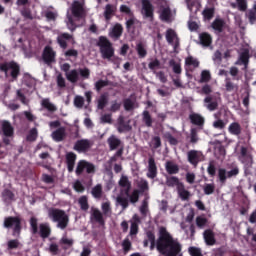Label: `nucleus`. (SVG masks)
Segmentation results:
<instances>
[{
    "instance_id": "nucleus-64",
    "label": "nucleus",
    "mask_w": 256,
    "mask_h": 256,
    "mask_svg": "<svg viewBox=\"0 0 256 256\" xmlns=\"http://www.w3.org/2000/svg\"><path fill=\"white\" fill-rule=\"evenodd\" d=\"M189 255L191 256H203V253L201 252L200 248L191 246L188 248Z\"/></svg>"
},
{
    "instance_id": "nucleus-14",
    "label": "nucleus",
    "mask_w": 256,
    "mask_h": 256,
    "mask_svg": "<svg viewBox=\"0 0 256 256\" xmlns=\"http://www.w3.org/2000/svg\"><path fill=\"white\" fill-rule=\"evenodd\" d=\"M57 53L53 50L51 46H45L43 53H42V59L46 65H51V63H55V57Z\"/></svg>"
},
{
    "instance_id": "nucleus-25",
    "label": "nucleus",
    "mask_w": 256,
    "mask_h": 256,
    "mask_svg": "<svg viewBox=\"0 0 256 256\" xmlns=\"http://www.w3.org/2000/svg\"><path fill=\"white\" fill-rule=\"evenodd\" d=\"M177 193L181 201H189V199H191V192L185 189V184L183 183L178 186Z\"/></svg>"
},
{
    "instance_id": "nucleus-50",
    "label": "nucleus",
    "mask_w": 256,
    "mask_h": 256,
    "mask_svg": "<svg viewBox=\"0 0 256 256\" xmlns=\"http://www.w3.org/2000/svg\"><path fill=\"white\" fill-rule=\"evenodd\" d=\"M78 205H80L81 211H89V200L87 196H81L78 199Z\"/></svg>"
},
{
    "instance_id": "nucleus-22",
    "label": "nucleus",
    "mask_w": 256,
    "mask_h": 256,
    "mask_svg": "<svg viewBox=\"0 0 256 256\" xmlns=\"http://www.w3.org/2000/svg\"><path fill=\"white\" fill-rule=\"evenodd\" d=\"M189 119L192 125H196V127L203 129V126L205 125V118L201 116V114L192 113L189 115Z\"/></svg>"
},
{
    "instance_id": "nucleus-30",
    "label": "nucleus",
    "mask_w": 256,
    "mask_h": 256,
    "mask_svg": "<svg viewBox=\"0 0 256 256\" xmlns=\"http://www.w3.org/2000/svg\"><path fill=\"white\" fill-rule=\"evenodd\" d=\"M65 127H59L57 130H55L52 133V139L56 141L57 143L63 141L65 139Z\"/></svg>"
},
{
    "instance_id": "nucleus-23",
    "label": "nucleus",
    "mask_w": 256,
    "mask_h": 256,
    "mask_svg": "<svg viewBox=\"0 0 256 256\" xmlns=\"http://www.w3.org/2000/svg\"><path fill=\"white\" fill-rule=\"evenodd\" d=\"M2 133L4 137H13V135H15V128H13L11 122L7 120L2 122Z\"/></svg>"
},
{
    "instance_id": "nucleus-45",
    "label": "nucleus",
    "mask_w": 256,
    "mask_h": 256,
    "mask_svg": "<svg viewBox=\"0 0 256 256\" xmlns=\"http://www.w3.org/2000/svg\"><path fill=\"white\" fill-rule=\"evenodd\" d=\"M160 19L165 23H169V21H171V8L169 7L163 8L160 13Z\"/></svg>"
},
{
    "instance_id": "nucleus-19",
    "label": "nucleus",
    "mask_w": 256,
    "mask_h": 256,
    "mask_svg": "<svg viewBox=\"0 0 256 256\" xmlns=\"http://www.w3.org/2000/svg\"><path fill=\"white\" fill-rule=\"evenodd\" d=\"M38 234L42 239H49V237H51V226L49 223H40Z\"/></svg>"
},
{
    "instance_id": "nucleus-55",
    "label": "nucleus",
    "mask_w": 256,
    "mask_h": 256,
    "mask_svg": "<svg viewBox=\"0 0 256 256\" xmlns=\"http://www.w3.org/2000/svg\"><path fill=\"white\" fill-rule=\"evenodd\" d=\"M2 197L4 201H13V199H15V193H13V191L10 189H4L2 192Z\"/></svg>"
},
{
    "instance_id": "nucleus-61",
    "label": "nucleus",
    "mask_w": 256,
    "mask_h": 256,
    "mask_svg": "<svg viewBox=\"0 0 256 256\" xmlns=\"http://www.w3.org/2000/svg\"><path fill=\"white\" fill-rule=\"evenodd\" d=\"M203 191L204 195H213V193H215V185L213 183L205 184Z\"/></svg>"
},
{
    "instance_id": "nucleus-38",
    "label": "nucleus",
    "mask_w": 256,
    "mask_h": 256,
    "mask_svg": "<svg viewBox=\"0 0 256 256\" xmlns=\"http://www.w3.org/2000/svg\"><path fill=\"white\" fill-rule=\"evenodd\" d=\"M115 6L112 4H107L105 6V11H104V17L106 21H111V17H113V15H115Z\"/></svg>"
},
{
    "instance_id": "nucleus-2",
    "label": "nucleus",
    "mask_w": 256,
    "mask_h": 256,
    "mask_svg": "<svg viewBox=\"0 0 256 256\" xmlns=\"http://www.w3.org/2000/svg\"><path fill=\"white\" fill-rule=\"evenodd\" d=\"M48 217L53 223H57V228L61 229L62 231L69 227V215H67L65 210H61L59 208H50L48 210Z\"/></svg>"
},
{
    "instance_id": "nucleus-31",
    "label": "nucleus",
    "mask_w": 256,
    "mask_h": 256,
    "mask_svg": "<svg viewBox=\"0 0 256 256\" xmlns=\"http://www.w3.org/2000/svg\"><path fill=\"white\" fill-rule=\"evenodd\" d=\"M136 53L139 59H145L147 57V46L143 42L136 44Z\"/></svg>"
},
{
    "instance_id": "nucleus-32",
    "label": "nucleus",
    "mask_w": 256,
    "mask_h": 256,
    "mask_svg": "<svg viewBox=\"0 0 256 256\" xmlns=\"http://www.w3.org/2000/svg\"><path fill=\"white\" fill-rule=\"evenodd\" d=\"M199 39L200 45L203 47H209L213 43V38L207 32L201 33Z\"/></svg>"
},
{
    "instance_id": "nucleus-33",
    "label": "nucleus",
    "mask_w": 256,
    "mask_h": 256,
    "mask_svg": "<svg viewBox=\"0 0 256 256\" xmlns=\"http://www.w3.org/2000/svg\"><path fill=\"white\" fill-rule=\"evenodd\" d=\"M166 41L169 45H173V42L177 39H179V37L177 36V32H175V30H173L172 28H168L166 30Z\"/></svg>"
},
{
    "instance_id": "nucleus-40",
    "label": "nucleus",
    "mask_w": 256,
    "mask_h": 256,
    "mask_svg": "<svg viewBox=\"0 0 256 256\" xmlns=\"http://www.w3.org/2000/svg\"><path fill=\"white\" fill-rule=\"evenodd\" d=\"M75 243V241L73 239H69L67 238V236H63L60 241L59 244L62 246V249L64 251H67V249H71V246Z\"/></svg>"
},
{
    "instance_id": "nucleus-15",
    "label": "nucleus",
    "mask_w": 256,
    "mask_h": 256,
    "mask_svg": "<svg viewBox=\"0 0 256 256\" xmlns=\"http://www.w3.org/2000/svg\"><path fill=\"white\" fill-rule=\"evenodd\" d=\"M131 121L125 122V117L119 116L117 122V131L118 133H129V131L133 130L131 126Z\"/></svg>"
},
{
    "instance_id": "nucleus-54",
    "label": "nucleus",
    "mask_w": 256,
    "mask_h": 256,
    "mask_svg": "<svg viewBox=\"0 0 256 256\" xmlns=\"http://www.w3.org/2000/svg\"><path fill=\"white\" fill-rule=\"evenodd\" d=\"M211 81V72L209 70H203L200 75L199 83H209Z\"/></svg>"
},
{
    "instance_id": "nucleus-60",
    "label": "nucleus",
    "mask_w": 256,
    "mask_h": 256,
    "mask_svg": "<svg viewBox=\"0 0 256 256\" xmlns=\"http://www.w3.org/2000/svg\"><path fill=\"white\" fill-rule=\"evenodd\" d=\"M198 142H199V135L197 134V128H192L190 130V143H192V145H195Z\"/></svg>"
},
{
    "instance_id": "nucleus-46",
    "label": "nucleus",
    "mask_w": 256,
    "mask_h": 256,
    "mask_svg": "<svg viewBox=\"0 0 256 256\" xmlns=\"http://www.w3.org/2000/svg\"><path fill=\"white\" fill-rule=\"evenodd\" d=\"M91 193L94 199H101V197H103V186L101 184H97L92 188Z\"/></svg>"
},
{
    "instance_id": "nucleus-49",
    "label": "nucleus",
    "mask_w": 256,
    "mask_h": 256,
    "mask_svg": "<svg viewBox=\"0 0 256 256\" xmlns=\"http://www.w3.org/2000/svg\"><path fill=\"white\" fill-rule=\"evenodd\" d=\"M109 85H111V82L109 80L100 79L95 82L94 87H95V90L99 93L101 89L105 87H109Z\"/></svg>"
},
{
    "instance_id": "nucleus-59",
    "label": "nucleus",
    "mask_w": 256,
    "mask_h": 256,
    "mask_svg": "<svg viewBox=\"0 0 256 256\" xmlns=\"http://www.w3.org/2000/svg\"><path fill=\"white\" fill-rule=\"evenodd\" d=\"M240 61L244 64L245 69H247L249 65V50H245L240 54Z\"/></svg>"
},
{
    "instance_id": "nucleus-24",
    "label": "nucleus",
    "mask_w": 256,
    "mask_h": 256,
    "mask_svg": "<svg viewBox=\"0 0 256 256\" xmlns=\"http://www.w3.org/2000/svg\"><path fill=\"white\" fill-rule=\"evenodd\" d=\"M73 39V35L69 33H62L57 37V43L61 49H67V41H71Z\"/></svg>"
},
{
    "instance_id": "nucleus-5",
    "label": "nucleus",
    "mask_w": 256,
    "mask_h": 256,
    "mask_svg": "<svg viewBox=\"0 0 256 256\" xmlns=\"http://www.w3.org/2000/svg\"><path fill=\"white\" fill-rule=\"evenodd\" d=\"M97 46L100 47L102 59L111 61V58L115 55V48H113L111 41H109V39H107L105 36H100L97 42Z\"/></svg>"
},
{
    "instance_id": "nucleus-43",
    "label": "nucleus",
    "mask_w": 256,
    "mask_h": 256,
    "mask_svg": "<svg viewBox=\"0 0 256 256\" xmlns=\"http://www.w3.org/2000/svg\"><path fill=\"white\" fill-rule=\"evenodd\" d=\"M246 17L248 18L250 25H255V23H256V4L253 5L252 9H250L246 12Z\"/></svg>"
},
{
    "instance_id": "nucleus-4",
    "label": "nucleus",
    "mask_w": 256,
    "mask_h": 256,
    "mask_svg": "<svg viewBox=\"0 0 256 256\" xmlns=\"http://www.w3.org/2000/svg\"><path fill=\"white\" fill-rule=\"evenodd\" d=\"M0 71L4 73L6 79L17 81L21 75V66L15 61L0 63Z\"/></svg>"
},
{
    "instance_id": "nucleus-63",
    "label": "nucleus",
    "mask_w": 256,
    "mask_h": 256,
    "mask_svg": "<svg viewBox=\"0 0 256 256\" xmlns=\"http://www.w3.org/2000/svg\"><path fill=\"white\" fill-rule=\"evenodd\" d=\"M207 218L203 217V216H197L196 217V226L199 229H203V227H205V225H207Z\"/></svg>"
},
{
    "instance_id": "nucleus-21",
    "label": "nucleus",
    "mask_w": 256,
    "mask_h": 256,
    "mask_svg": "<svg viewBox=\"0 0 256 256\" xmlns=\"http://www.w3.org/2000/svg\"><path fill=\"white\" fill-rule=\"evenodd\" d=\"M203 238L206 245L210 247H212L213 245H215V243H217V240L215 239V232H213L212 229H206L203 232Z\"/></svg>"
},
{
    "instance_id": "nucleus-39",
    "label": "nucleus",
    "mask_w": 256,
    "mask_h": 256,
    "mask_svg": "<svg viewBox=\"0 0 256 256\" xmlns=\"http://www.w3.org/2000/svg\"><path fill=\"white\" fill-rule=\"evenodd\" d=\"M155 240V232L153 230L146 231V238L143 241V247H149V243H153Z\"/></svg>"
},
{
    "instance_id": "nucleus-41",
    "label": "nucleus",
    "mask_w": 256,
    "mask_h": 256,
    "mask_svg": "<svg viewBox=\"0 0 256 256\" xmlns=\"http://www.w3.org/2000/svg\"><path fill=\"white\" fill-rule=\"evenodd\" d=\"M228 131L231 133V135H241V124H239V122L231 123L228 127Z\"/></svg>"
},
{
    "instance_id": "nucleus-11",
    "label": "nucleus",
    "mask_w": 256,
    "mask_h": 256,
    "mask_svg": "<svg viewBox=\"0 0 256 256\" xmlns=\"http://www.w3.org/2000/svg\"><path fill=\"white\" fill-rule=\"evenodd\" d=\"M187 161L192 167H197L199 163L205 161V155L199 150H190L187 152Z\"/></svg>"
},
{
    "instance_id": "nucleus-26",
    "label": "nucleus",
    "mask_w": 256,
    "mask_h": 256,
    "mask_svg": "<svg viewBox=\"0 0 256 256\" xmlns=\"http://www.w3.org/2000/svg\"><path fill=\"white\" fill-rule=\"evenodd\" d=\"M119 187H122L124 190L125 195L129 196V192L131 191V181H129V177L122 175L119 182Z\"/></svg>"
},
{
    "instance_id": "nucleus-58",
    "label": "nucleus",
    "mask_w": 256,
    "mask_h": 256,
    "mask_svg": "<svg viewBox=\"0 0 256 256\" xmlns=\"http://www.w3.org/2000/svg\"><path fill=\"white\" fill-rule=\"evenodd\" d=\"M125 111H133L135 109V102L131 98H126L123 101Z\"/></svg>"
},
{
    "instance_id": "nucleus-35",
    "label": "nucleus",
    "mask_w": 256,
    "mask_h": 256,
    "mask_svg": "<svg viewBox=\"0 0 256 256\" xmlns=\"http://www.w3.org/2000/svg\"><path fill=\"white\" fill-rule=\"evenodd\" d=\"M123 35V26L119 23L115 24L114 27L112 28V31L110 33V36L113 39H119Z\"/></svg>"
},
{
    "instance_id": "nucleus-42",
    "label": "nucleus",
    "mask_w": 256,
    "mask_h": 256,
    "mask_svg": "<svg viewBox=\"0 0 256 256\" xmlns=\"http://www.w3.org/2000/svg\"><path fill=\"white\" fill-rule=\"evenodd\" d=\"M66 79L70 81V83H77V81H79V70L73 69L66 73Z\"/></svg>"
},
{
    "instance_id": "nucleus-3",
    "label": "nucleus",
    "mask_w": 256,
    "mask_h": 256,
    "mask_svg": "<svg viewBox=\"0 0 256 256\" xmlns=\"http://www.w3.org/2000/svg\"><path fill=\"white\" fill-rule=\"evenodd\" d=\"M201 93H203L204 95H208L204 98V103H206V109H208V111H217V109L219 108V101H221V94L216 93L211 95V93H213V89L209 84H205L204 86H202Z\"/></svg>"
},
{
    "instance_id": "nucleus-52",
    "label": "nucleus",
    "mask_w": 256,
    "mask_h": 256,
    "mask_svg": "<svg viewBox=\"0 0 256 256\" xmlns=\"http://www.w3.org/2000/svg\"><path fill=\"white\" fill-rule=\"evenodd\" d=\"M132 248H133V244L131 243V240H129V237H126L122 241V249H123L124 255H127V253H129V251H131Z\"/></svg>"
},
{
    "instance_id": "nucleus-47",
    "label": "nucleus",
    "mask_w": 256,
    "mask_h": 256,
    "mask_svg": "<svg viewBox=\"0 0 256 256\" xmlns=\"http://www.w3.org/2000/svg\"><path fill=\"white\" fill-rule=\"evenodd\" d=\"M185 66L193 67L194 69H197V67H199V60H197L193 56H188L185 58Z\"/></svg>"
},
{
    "instance_id": "nucleus-18",
    "label": "nucleus",
    "mask_w": 256,
    "mask_h": 256,
    "mask_svg": "<svg viewBox=\"0 0 256 256\" xmlns=\"http://www.w3.org/2000/svg\"><path fill=\"white\" fill-rule=\"evenodd\" d=\"M91 220L95 221V223H98V225H105V218H103V214L100 209H91Z\"/></svg>"
},
{
    "instance_id": "nucleus-10",
    "label": "nucleus",
    "mask_w": 256,
    "mask_h": 256,
    "mask_svg": "<svg viewBox=\"0 0 256 256\" xmlns=\"http://www.w3.org/2000/svg\"><path fill=\"white\" fill-rule=\"evenodd\" d=\"M85 171L88 175H95V164L88 162L87 160H79L76 166L75 174L77 177H80V175H83Z\"/></svg>"
},
{
    "instance_id": "nucleus-48",
    "label": "nucleus",
    "mask_w": 256,
    "mask_h": 256,
    "mask_svg": "<svg viewBox=\"0 0 256 256\" xmlns=\"http://www.w3.org/2000/svg\"><path fill=\"white\" fill-rule=\"evenodd\" d=\"M169 65L172 67V71L175 73V75H181V73H183L181 63H177L174 59H172L169 61Z\"/></svg>"
},
{
    "instance_id": "nucleus-1",
    "label": "nucleus",
    "mask_w": 256,
    "mask_h": 256,
    "mask_svg": "<svg viewBox=\"0 0 256 256\" xmlns=\"http://www.w3.org/2000/svg\"><path fill=\"white\" fill-rule=\"evenodd\" d=\"M163 256H178L181 253L183 246L179 243L178 240L173 239V236L167 228L160 227L159 228V236L155 242H150V251L154 249Z\"/></svg>"
},
{
    "instance_id": "nucleus-16",
    "label": "nucleus",
    "mask_w": 256,
    "mask_h": 256,
    "mask_svg": "<svg viewBox=\"0 0 256 256\" xmlns=\"http://www.w3.org/2000/svg\"><path fill=\"white\" fill-rule=\"evenodd\" d=\"M146 176L148 179H155L157 177V163H155V158L153 157L148 159V172Z\"/></svg>"
},
{
    "instance_id": "nucleus-6",
    "label": "nucleus",
    "mask_w": 256,
    "mask_h": 256,
    "mask_svg": "<svg viewBox=\"0 0 256 256\" xmlns=\"http://www.w3.org/2000/svg\"><path fill=\"white\" fill-rule=\"evenodd\" d=\"M70 11L74 19H85V17H87V7L85 6V0H74L71 3Z\"/></svg>"
},
{
    "instance_id": "nucleus-53",
    "label": "nucleus",
    "mask_w": 256,
    "mask_h": 256,
    "mask_svg": "<svg viewBox=\"0 0 256 256\" xmlns=\"http://www.w3.org/2000/svg\"><path fill=\"white\" fill-rule=\"evenodd\" d=\"M223 27H225V21L222 19H215L212 23V28H214L215 31H219V33L223 31Z\"/></svg>"
},
{
    "instance_id": "nucleus-13",
    "label": "nucleus",
    "mask_w": 256,
    "mask_h": 256,
    "mask_svg": "<svg viewBox=\"0 0 256 256\" xmlns=\"http://www.w3.org/2000/svg\"><path fill=\"white\" fill-rule=\"evenodd\" d=\"M142 16L144 19H149L153 21L155 17V8L149 0H142Z\"/></svg>"
},
{
    "instance_id": "nucleus-27",
    "label": "nucleus",
    "mask_w": 256,
    "mask_h": 256,
    "mask_svg": "<svg viewBox=\"0 0 256 256\" xmlns=\"http://www.w3.org/2000/svg\"><path fill=\"white\" fill-rule=\"evenodd\" d=\"M224 87L226 93H237V91H239V85L233 83V81L229 77L225 78Z\"/></svg>"
},
{
    "instance_id": "nucleus-62",
    "label": "nucleus",
    "mask_w": 256,
    "mask_h": 256,
    "mask_svg": "<svg viewBox=\"0 0 256 256\" xmlns=\"http://www.w3.org/2000/svg\"><path fill=\"white\" fill-rule=\"evenodd\" d=\"M139 195H141L139 193V190L137 189L133 190L132 194L128 195L130 203H133V204L137 203L139 201Z\"/></svg>"
},
{
    "instance_id": "nucleus-7",
    "label": "nucleus",
    "mask_w": 256,
    "mask_h": 256,
    "mask_svg": "<svg viewBox=\"0 0 256 256\" xmlns=\"http://www.w3.org/2000/svg\"><path fill=\"white\" fill-rule=\"evenodd\" d=\"M238 161L244 165V171H250L253 167V154L250 153L249 148L245 146L240 147V153L238 155Z\"/></svg>"
},
{
    "instance_id": "nucleus-28",
    "label": "nucleus",
    "mask_w": 256,
    "mask_h": 256,
    "mask_svg": "<svg viewBox=\"0 0 256 256\" xmlns=\"http://www.w3.org/2000/svg\"><path fill=\"white\" fill-rule=\"evenodd\" d=\"M108 103H109V94L108 93L101 94L97 101V109H99L100 111H103V109L107 107Z\"/></svg>"
},
{
    "instance_id": "nucleus-12",
    "label": "nucleus",
    "mask_w": 256,
    "mask_h": 256,
    "mask_svg": "<svg viewBox=\"0 0 256 256\" xmlns=\"http://www.w3.org/2000/svg\"><path fill=\"white\" fill-rule=\"evenodd\" d=\"M91 147H93V141L89 139H80L75 142L73 149L74 151H77V153H89Z\"/></svg>"
},
{
    "instance_id": "nucleus-20",
    "label": "nucleus",
    "mask_w": 256,
    "mask_h": 256,
    "mask_svg": "<svg viewBox=\"0 0 256 256\" xmlns=\"http://www.w3.org/2000/svg\"><path fill=\"white\" fill-rule=\"evenodd\" d=\"M75 161H77V154L74 152H68L66 154V164L68 173H73L75 169Z\"/></svg>"
},
{
    "instance_id": "nucleus-8",
    "label": "nucleus",
    "mask_w": 256,
    "mask_h": 256,
    "mask_svg": "<svg viewBox=\"0 0 256 256\" xmlns=\"http://www.w3.org/2000/svg\"><path fill=\"white\" fill-rule=\"evenodd\" d=\"M3 227L5 229H13V235H21V219L19 216H8L4 219Z\"/></svg>"
},
{
    "instance_id": "nucleus-51",
    "label": "nucleus",
    "mask_w": 256,
    "mask_h": 256,
    "mask_svg": "<svg viewBox=\"0 0 256 256\" xmlns=\"http://www.w3.org/2000/svg\"><path fill=\"white\" fill-rule=\"evenodd\" d=\"M39 137V132L37 131V128H32L28 135L26 136V141H29L30 143H33L37 141V138Z\"/></svg>"
},
{
    "instance_id": "nucleus-57",
    "label": "nucleus",
    "mask_w": 256,
    "mask_h": 256,
    "mask_svg": "<svg viewBox=\"0 0 256 256\" xmlns=\"http://www.w3.org/2000/svg\"><path fill=\"white\" fill-rule=\"evenodd\" d=\"M138 191L140 195H143L145 191H149V182L147 180H141L138 184Z\"/></svg>"
},
{
    "instance_id": "nucleus-9",
    "label": "nucleus",
    "mask_w": 256,
    "mask_h": 256,
    "mask_svg": "<svg viewBox=\"0 0 256 256\" xmlns=\"http://www.w3.org/2000/svg\"><path fill=\"white\" fill-rule=\"evenodd\" d=\"M239 173V166H234L229 171H227L225 168H220L218 169V179L222 185H225L227 183V179H235Z\"/></svg>"
},
{
    "instance_id": "nucleus-44",
    "label": "nucleus",
    "mask_w": 256,
    "mask_h": 256,
    "mask_svg": "<svg viewBox=\"0 0 256 256\" xmlns=\"http://www.w3.org/2000/svg\"><path fill=\"white\" fill-rule=\"evenodd\" d=\"M142 121L146 127H153V118L151 117V113H149V111L147 110L143 111Z\"/></svg>"
},
{
    "instance_id": "nucleus-37",
    "label": "nucleus",
    "mask_w": 256,
    "mask_h": 256,
    "mask_svg": "<svg viewBox=\"0 0 256 256\" xmlns=\"http://www.w3.org/2000/svg\"><path fill=\"white\" fill-rule=\"evenodd\" d=\"M166 185L167 187H176V189H179V186L183 185V182L179 181L177 176H171L166 179Z\"/></svg>"
},
{
    "instance_id": "nucleus-17",
    "label": "nucleus",
    "mask_w": 256,
    "mask_h": 256,
    "mask_svg": "<svg viewBox=\"0 0 256 256\" xmlns=\"http://www.w3.org/2000/svg\"><path fill=\"white\" fill-rule=\"evenodd\" d=\"M107 143H108V147H109L110 151H115V150L119 149V147L123 146V142L121 141V139H119L115 135H111L107 139Z\"/></svg>"
},
{
    "instance_id": "nucleus-34",
    "label": "nucleus",
    "mask_w": 256,
    "mask_h": 256,
    "mask_svg": "<svg viewBox=\"0 0 256 256\" xmlns=\"http://www.w3.org/2000/svg\"><path fill=\"white\" fill-rule=\"evenodd\" d=\"M29 223L32 235H37L39 233V219H37V217L32 216L29 220Z\"/></svg>"
},
{
    "instance_id": "nucleus-29",
    "label": "nucleus",
    "mask_w": 256,
    "mask_h": 256,
    "mask_svg": "<svg viewBox=\"0 0 256 256\" xmlns=\"http://www.w3.org/2000/svg\"><path fill=\"white\" fill-rule=\"evenodd\" d=\"M41 107H43V109H46V111H49V113H55V111H57V106L51 103V100L49 98H44L41 100Z\"/></svg>"
},
{
    "instance_id": "nucleus-56",
    "label": "nucleus",
    "mask_w": 256,
    "mask_h": 256,
    "mask_svg": "<svg viewBox=\"0 0 256 256\" xmlns=\"http://www.w3.org/2000/svg\"><path fill=\"white\" fill-rule=\"evenodd\" d=\"M202 15L207 21H211V18L215 15V8H206L203 10Z\"/></svg>"
},
{
    "instance_id": "nucleus-36",
    "label": "nucleus",
    "mask_w": 256,
    "mask_h": 256,
    "mask_svg": "<svg viewBox=\"0 0 256 256\" xmlns=\"http://www.w3.org/2000/svg\"><path fill=\"white\" fill-rule=\"evenodd\" d=\"M165 169L168 175H177L179 173V166L171 161L166 162Z\"/></svg>"
}]
</instances>
